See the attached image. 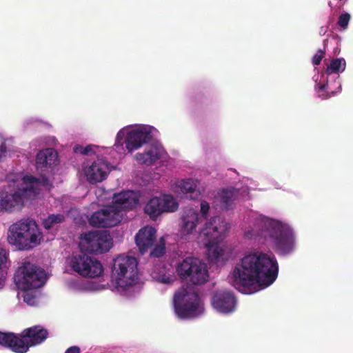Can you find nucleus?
Instances as JSON below:
<instances>
[{
	"mask_svg": "<svg viewBox=\"0 0 353 353\" xmlns=\"http://www.w3.org/2000/svg\"><path fill=\"white\" fill-rule=\"evenodd\" d=\"M279 265L273 254L254 252L246 254L230 273V281L236 289L256 283L268 287L278 276Z\"/></svg>",
	"mask_w": 353,
	"mask_h": 353,
	"instance_id": "obj_1",
	"label": "nucleus"
},
{
	"mask_svg": "<svg viewBox=\"0 0 353 353\" xmlns=\"http://www.w3.org/2000/svg\"><path fill=\"white\" fill-rule=\"evenodd\" d=\"M245 235L248 239L269 238L281 254H288L294 248L295 240L292 228L286 223L268 217L256 218L254 228L245 231Z\"/></svg>",
	"mask_w": 353,
	"mask_h": 353,
	"instance_id": "obj_2",
	"label": "nucleus"
},
{
	"mask_svg": "<svg viewBox=\"0 0 353 353\" xmlns=\"http://www.w3.org/2000/svg\"><path fill=\"white\" fill-rule=\"evenodd\" d=\"M114 205L94 212L88 221L90 225L95 228H112L118 225L123 219L122 210H132L138 205L139 199L133 192L125 191L114 194Z\"/></svg>",
	"mask_w": 353,
	"mask_h": 353,
	"instance_id": "obj_3",
	"label": "nucleus"
},
{
	"mask_svg": "<svg viewBox=\"0 0 353 353\" xmlns=\"http://www.w3.org/2000/svg\"><path fill=\"white\" fill-rule=\"evenodd\" d=\"M42 233L33 219H27L9 227L8 242L19 250H30L40 244Z\"/></svg>",
	"mask_w": 353,
	"mask_h": 353,
	"instance_id": "obj_4",
	"label": "nucleus"
},
{
	"mask_svg": "<svg viewBox=\"0 0 353 353\" xmlns=\"http://www.w3.org/2000/svg\"><path fill=\"white\" fill-rule=\"evenodd\" d=\"M230 225L220 216H214L205 223L201 234L204 236V245L208 249V259L216 262L223 255V250L218 245L224 239Z\"/></svg>",
	"mask_w": 353,
	"mask_h": 353,
	"instance_id": "obj_5",
	"label": "nucleus"
},
{
	"mask_svg": "<svg viewBox=\"0 0 353 353\" xmlns=\"http://www.w3.org/2000/svg\"><path fill=\"white\" fill-rule=\"evenodd\" d=\"M138 261L134 256L119 255L113 260L112 278L121 288L132 286L137 276Z\"/></svg>",
	"mask_w": 353,
	"mask_h": 353,
	"instance_id": "obj_6",
	"label": "nucleus"
},
{
	"mask_svg": "<svg viewBox=\"0 0 353 353\" xmlns=\"http://www.w3.org/2000/svg\"><path fill=\"white\" fill-rule=\"evenodd\" d=\"M14 280L16 285L23 290L35 289L45 283L46 274L43 269L25 261L17 269Z\"/></svg>",
	"mask_w": 353,
	"mask_h": 353,
	"instance_id": "obj_7",
	"label": "nucleus"
},
{
	"mask_svg": "<svg viewBox=\"0 0 353 353\" xmlns=\"http://www.w3.org/2000/svg\"><path fill=\"white\" fill-rule=\"evenodd\" d=\"M179 278L192 285H201L208 281L209 274L205 263L196 257H186L176 267Z\"/></svg>",
	"mask_w": 353,
	"mask_h": 353,
	"instance_id": "obj_8",
	"label": "nucleus"
},
{
	"mask_svg": "<svg viewBox=\"0 0 353 353\" xmlns=\"http://www.w3.org/2000/svg\"><path fill=\"white\" fill-rule=\"evenodd\" d=\"M70 268L83 277H99L103 273L101 262L85 253L72 254L69 259Z\"/></svg>",
	"mask_w": 353,
	"mask_h": 353,
	"instance_id": "obj_9",
	"label": "nucleus"
},
{
	"mask_svg": "<svg viewBox=\"0 0 353 353\" xmlns=\"http://www.w3.org/2000/svg\"><path fill=\"white\" fill-rule=\"evenodd\" d=\"M200 303L197 292H188L181 289L175 292L174 296V310L179 317L185 319L192 316L196 312Z\"/></svg>",
	"mask_w": 353,
	"mask_h": 353,
	"instance_id": "obj_10",
	"label": "nucleus"
},
{
	"mask_svg": "<svg viewBox=\"0 0 353 353\" xmlns=\"http://www.w3.org/2000/svg\"><path fill=\"white\" fill-rule=\"evenodd\" d=\"M81 239L91 253L102 254L108 252L112 246V238L107 231L85 233L81 234Z\"/></svg>",
	"mask_w": 353,
	"mask_h": 353,
	"instance_id": "obj_11",
	"label": "nucleus"
},
{
	"mask_svg": "<svg viewBox=\"0 0 353 353\" xmlns=\"http://www.w3.org/2000/svg\"><path fill=\"white\" fill-rule=\"evenodd\" d=\"M178 209V203L171 195L162 197H153L147 203L144 212L152 219H155L163 212H174Z\"/></svg>",
	"mask_w": 353,
	"mask_h": 353,
	"instance_id": "obj_12",
	"label": "nucleus"
},
{
	"mask_svg": "<svg viewBox=\"0 0 353 353\" xmlns=\"http://www.w3.org/2000/svg\"><path fill=\"white\" fill-rule=\"evenodd\" d=\"M48 336V331L39 325L24 329L20 333L21 341L25 345L22 353H26L30 347L42 343Z\"/></svg>",
	"mask_w": 353,
	"mask_h": 353,
	"instance_id": "obj_13",
	"label": "nucleus"
},
{
	"mask_svg": "<svg viewBox=\"0 0 353 353\" xmlns=\"http://www.w3.org/2000/svg\"><path fill=\"white\" fill-rule=\"evenodd\" d=\"M26 193L25 189H18L14 191L2 190L0 192V210H10L12 208H20L23 205V198Z\"/></svg>",
	"mask_w": 353,
	"mask_h": 353,
	"instance_id": "obj_14",
	"label": "nucleus"
},
{
	"mask_svg": "<svg viewBox=\"0 0 353 353\" xmlns=\"http://www.w3.org/2000/svg\"><path fill=\"white\" fill-rule=\"evenodd\" d=\"M110 172L109 164L103 159H97L85 170V174L90 183H97L106 179Z\"/></svg>",
	"mask_w": 353,
	"mask_h": 353,
	"instance_id": "obj_15",
	"label": "nucleus"
},
{
	"mask_svg": "<svg viewBox=\"0 0 353 353\" xmlns=\"http://www.w3.org/2000/svg\"><path fill=\"white\" fill-rule=\"evenodd\" d=\"M213 307L219 312L228 313L235 308L236 299L234 294L228 291L216 292L212 299Z\"/></svg>",
	"mask_w": 353,
	"mask_h": 353,
	"instance_id": "obj_16",
	"label": "nucleus"
},
{
	"mask_svg": "<svg viewBox=\"0 0 353 353\" xmlns=\"http://www.w3.org/2000/svg\"><path fill=\"white\" fill-rule=\"evenodd\" d=\"M152 135L146 130H134L129 132L124 139L125 148L128 152H132L139 149L144 143L150 141Z\"/></svg>",
	"mask_w": 353,
	"mask_h": 353,
	"instance_id": "obj_17",
	"label": "nucleus"
},
{
	"mask_svg": "<svg viewBox=\"0 0 353 353\" xmlns=\"http://www.w3.org/2000/svg\"><path fill=\"white\" fill-rule=\"evenodd\" d=\"M156 230L150 226L142 228L135 236V242L140 252L143 254L154 245Z\"/></svg>",
	"mask_w": 353,
	"mask_h": 353,
	"instance_id": "obj_18",
	"label": "nucleus"
},
{
	"mask_svg": "<svg viewBox=\"0 0 353 353\" xmlns=\"http://www.w3.org/2000/svg\"><path fill=\"white\" fill-rule=\"evenodd\" d=\"M0 345L10 349L15 353H22L25 345L21 341L20 334L0 331Z\"/></svg>",
	"mask_w": 353,
	"mask_h": 353,
	"instance_id": "obj_19",
	"label": "nucleus"
},
{
	"mask_svg": "<svg viewBox=\"0 0 353 353\" xmlns=\"http://www.w3.org/2000/svg\"><path fill=\"white\" fill-rule=\"evenodd\" d=\"M199 213L197 211L190 208L186 209L182 216L181 231L185 234L191 233L196 228L199 222Z\"/></svg>",
	"mask_w": 353,
	"mask_h": 353,
	"instance_id": "obj_20",
	"label": "nucleus"
},
{
	"mask_svg": "<svg viewBox=\"0 0 353 353\" xmlns=\"http://www.w3.org/2000/svg\"><path fill=\"white\" fill-rule=\"evenodd\" d=\"M58 159L57 152L52 148L41 150L37 155L36 163L38 168L56 164Z\"/></svg>",
	"mask_w": 353,
	"mask_h": 353,
	"instance_id": "obj_21",
	"label": "nucleus"
},
{
	"mask_svg": "<svg viewBox=\"0 0 353 353\" xmlns=\"http://www.w3.org/2000/svg\"><path fill=\"white\" fill-rule=\"evenodd\" d=\"M161 157L159 149L152 146L144 152L137 153L135 159L139 163L150 165L154 163Z\"/></svg>",
	"mask_w": 353,
	"mask_h": 353,
	"instance_id": "obj_22",
	"label": "nucleus"
},
{
	"mask_svg": "<svg viewBox=\"0 0 353 353\" xmlns=\"http://www.w3.org/2000/svg\"><path fill=\"white\" fill-rule=\"evenodd\" d=\"M196 184L192 179L181 180L176 183V192L179 194H188L194 193Z\"/></svg>",
	"mask_w": 353,
	"mask_h": 353,
	"instance_id": "obj_23",
	"label": "nucleus"
},
{
	"mask_svg": "<svg viewBox=\"0 0 353 353\" xmlns=\"http://www.w3.org/2000/svg\"><path fill=\"white\" fill-rule=\"evenodd\" d=\"M345 60L343 58L333 59L327 66L325 72L327 74H337L345 70Z\"/></svg>",
	"mask_w": 353,
	"mask_h": 353,
	"instance_id": "obj_24",
	"label": "nucleus"
},
{
	"mask_svg": "<svg viewBox=\"0 0 353 353\" xmlns=\"http://www.w3.org/2000/svg\"><path fill=\"white\" fill-rule=\"evenodd\" d=\"M65 221V216L62 214H52L49 215L43 221V228L46 230L53 228L56 225L61 223Z\"/></svg>",
	"mask_w": 353,
	"mask_h": 353,
	"instance_id": "obj_25",
	"label": "nucleus"
},
{
	"mask_svg": "<svg viewBox=\"0 0 353 353\" xmlns=\"http://www.w3.org/2000/svg\"><path fill=\"white\" fill-rule=\"evenodd\" d=\"M233 193L232 191L223 190L220 195V203L222 209L229 210L232 205Z\"/></svg>",
	"mask_w": 353,
	"mask_h": 353,
	"instance_id": "obj_26",
	"label": "nucleus"
},
{
	"mask_svg": "<svg viewBox=\"0 0 353 353\" xmlns=\"http://www.w3.org/2000/svg\"><path fill=\"white\" fill-rule=\"evenodd\" d=\"M23 301L29 305H34L37 304V296L33 294L32 292H30L29 290H24Z\"/></svg>",
	"mask_w": 353,
	"mask_h": 353,
	"instance_id": "obj_27",
	"label": "nucleus"
},
{
	"mask_svg": "<svg viewBox=\"0 0 353 353\" xmlns=\"http://www.w3.org/2000/svg\"><path fill=\"white\" fill-rule=\"evenodd\" d=\"M165 252V243H161L156 245L152 252H150V256L153 257H161L162 256Z\"/></svg>",
	"mask_w": 353,
	"mask_h": 353,
	"instance_id": "obj_28",
	"label": "nucleus"
},
{
	"mask_svg": "<svg viewBox=\"0 0 353 353\" xmlns=\"http://www.w3.org/2000/svg\"><path fill=\"white\" fill-rule=\"evenodd\" d=\"M8 259V255L6 251L4 249L0 248V270L6 265ZM3 280L0 278V286L3 285Z\"/></svg>",
	"mask_w": 353,
	"mask_h": 353,
	"instance_id": "obj_29",
	"label": "nucleus"
},
{
	"mask_svg": "<svg viewBox=\"0 0 353 353\" xmlns=\"http://www.w3.org/2000/svg\"><path fill=\"white\" fill-rule=\"evenodd\" d=\"M350 19V15L345 12L341 14L338 19L337 24L343 29H346Z\"/></svg>",
	"mask_w": 353,
	"mask_h": 353,
	"instance_id": "obj_30",
	"label": "nucleus"
},
{
	"mask_svg": "<svg viewBox=\"0 0 353 353\" xmlns=\"http://www.w3.org/2000/svg\"><path fill=\"white\" fill-rule=\"evenodd\" d=\"M325 54V50H319L313 56L312 59V62L314 65H319L323 58Z\"/></svg>",
	"mask_w": 353,
	"mask_h": 353,
	"instance_id": "obj_31",
	"label": "nucleus"
},
{
	"mask_svg": "<svg viewBox=\"0 0 353 353\" xmlns=\"http://www.w3.org/2000/svg\"><path fill=\"white\" fill-rule=\"evenodd\" d=\"M74 150L75 152H79L82 154H84V155H88L90 154V152L92 151V148L91 145H87L86 147L85 148H83L81 146H79V145H76L74 148Z\"/></svg>",
	"mask_w": 353,
	"mask_h": 353,
	"instance_id": "obj_32",
	"label": "nucleus"
},
{
	"mask_svg": "<svg viewBox=\"0 0 353 353\" xmlns=\"http://www.w3.org/2000/svg\"><path fill=\"white\" fill-rule=\"evenodd\" d=\"M210 210V205L205 201H202L201 203V213L202 215L206 218V215L208 214Z\"/></svg>",
	"mask_w": 353,
	"mask_h": 353,
	"instance_id": "obj_33",
	"label": "nucleus"
},
{
	"mask_svg": "<svg viewBox=\"0 0 353 353\" xmlns=\"http://www.w3.org/2000/svg\"><path fill=\"white\" fill-rule=\"evenodd\" d=\"M328 3L332 8L334 9H340L343 5V0H329Z\"/></svg>",
	"mask_w": 353,
	"mask_h": 353,
	"instance_id": "obj_34",
	"label": "nucleus"
},
{
	"mask_svg": "<svg viewBox=\"0 0 353 353\" xmlns=\"http://www.w3.org/2000/svg\"><path fill=\"white\" fill-rule=\"evenodd\" d=\"M81 350L79 347L78 346H71L69 348H68L65 353H80Z\"/></svg>",
	"mask_w": 353,
	"mask_h": 353,
	"instance_id": "obj_35",
	"label": "nucleus"
},
{
	"mask_svg": "<svg viewBox=\"0 0 353 353\" xmlns=\"http://www.w3.org/2000/svg\"><path fill=\"white\" fill-rule=\"evenodd\" d=\"M327 87V84H321L319 86V92L325 91L326 88Z\"/></svg>",
	"mask_w": 353,
	"mask_h": 353,
	"instance_id": "obj_36",
	"label": "nucleus"
},
{
	"mask_svg": "<svg viewBox=\"0 0 353 353\" xmlns=\"http://www.w3.org/2000/svg\"><path fill=\"white\" fill-rule=\"evenodd\" d=\"M325 32H326V28L322 26V27L320 28L319 34H320L321 35H324V34H325Z\"/></svg>",
	"mask_w": 353,
	"mask_h": 353,
	"instance_id": "obj_37",
	"label": "nucleus"
},
{
	"mask_svg": "<svg viewBox=\"0 0 353 353\" xmlns=\"http://www.w3.org/2000/svg\"><path fill=\"white\" fill-rule=\"evenodd\" d=\"M121 132H119L117 136V143H119V139L121 138Z\"/></svg>",
	"mask_w": 353,
	"mask_h": 353,
	"instance_id": "obj_38",
	"label": "nucleus"
},
{
	"mask_svg": "<svg viewBox=\"0 0 353 353\" xmlns=\"http://www.w3.org/2000/svg\"><path fill=\"white\" fill-rule=\"evenodd\" d=\"M319 96L321 97L323 99H326L330 97L327 94L325 95V96H323V94H322V95L320 94Z\"/></svg>",
	"mask_w": 353,
	"mask_h": 353,
	"instance_id": "obj_39",
	"label": "nucleus"
},
{
	"mask_svg": "<svg viewBox=\"0 0 353 353\" xmlns=\"http://www.w3.org/2000/svg\"><path fill=\"white\" fill-rule=\"evenodd\" d=\"M30 179H31V180H30V181H34V180H35V178H34V177H31V178H30Z\"/></svg>",
	"mask_w": 353,
	"mask_h": 353,
	"instance_id": "obj_40",
	"label": "nucleus"
},
{
	"mask_svg": "<svg viewBox=\"0 0 353 353\" xmlns=\"http://www.w3.org/2000/svg\"><path fill=\"white\" fill-rule=\"evenodd\" d=\"M327 41V39H325V40L323 41L324 46H325V43H326Z\"/></svg>",
	"mask_w": 353,
	"mask_h": 353,
	"instance_id": "obj_41",
	"label": "nucleus"
}]
</instances>
